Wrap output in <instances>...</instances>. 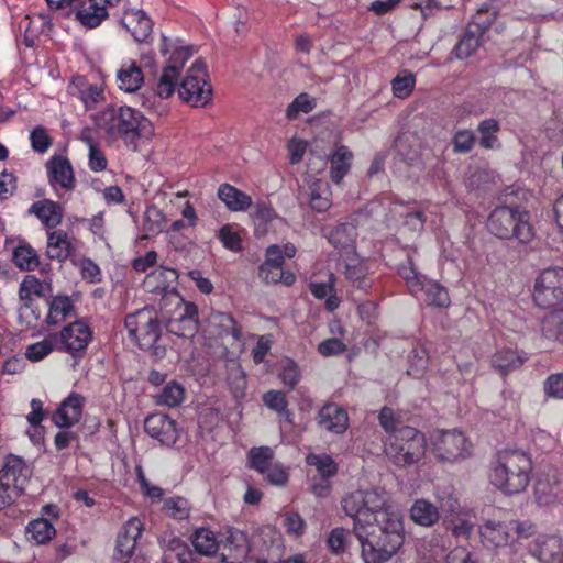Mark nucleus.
Returning <instances> with one entry per match:
<instances>
[{"mask_svg":"<svg viewBox=\"0 0 563 563\" xmlns=\"http://www.w3.org/2000/svg\"><path fill=\"white\" fill-rule=\"evenodd\" d=\"M341 506L346 516L371 520L373 537L389 562L405 542L402 516L390 505L388 494L379 488L354 490L346 494Z\"/></svg>","mask_w":563,"mask_h":563,"instance_id":"nucleus-1","label":"nucleus"},{"mask_svg":"<svg viewBox=\"0 0 563 563\" xmlns=\"http://www.w3.org/2000/svg\"><path fill=\"white\" fill-rule=\"evenodd\" d=\"M97 128L111 139H121L128 147L137 150L136 141L153 133L151 121L129 106H108L93 117Z\"/></svg>","mask_w":563,"mask_h":563,"instance_id":"nucleus-2","label":"nucleus"},{"mask_svg":"<svg viewBox=\"0 0 563 563\" xmlns=\"http://www.w3.org/2000/svg\"><path fill=\"white\" fill-rule=\"evenodd\" d=\"M533 464L530 455L521 450L498 452L490 472V483L505 495L525 492L530 483Z\"/></svg>","mask_w":563,"mask_h":563,"instance_id":"nucleus-3","label":"nucleus"},{"mask_svg":"<svg viewBox=\"0 0 563 563\" xmlns=\"http://www.w3.org/2000/svg\"><path fill=\"white\" fill-rule=\"evenodd\" d=\"M487 229L496 238L518 244H528L536 235L528 212L510 206L496 207L488 216Z\"/></svg>","mask_w":563,"mask_h":563,"instance_id":"nucleus-4","label":"nucleus"},{"mask_svg":"<svg viewBox=\"0 0 563 563\" xmlns=\"http://www.w3.org/2000/svg\"><path fill=\"white\" fill-rule=\"evenodd\" d=\"M386 454L400 467L410 466L419 462L426 452V437L416 428L400 426L389 434L386 443Z\"/></svg>","mask_w":563,"mask_h":563,"instance_id":"nucleus-5","label":"nucleus"},{"mask_svg":"<svg viewBox=\"0 0 563 563\" xmlns=\"http://www.w3.org/2000/svg\"><path fill=\"white\" fill-rule=\"evenodd\" d=\"M124 324L130 339L142 350H150L161 338V322L153 308L146 307L128 314Z\"/></svg>","mask_w":563,"mask_h":563,"instance_id":"nucleus-6","label":"nucleus"},{"mask_svg":"<svg viewBox=\"0 0 563 563\" xmlns=\"http://www.w3.org/2000/svg\"><path fill=\"white\" fill-rule=\"evenodd\" d=\"M207 77L205 62L197 59L179 85V97L192 107H205L208 104L211 100L212 88Z\"/></svg>","mask_w":563,"mask_h":563,"instance_id":"nucleus-7","label":"nucleus"},{"mask_svg":"<svg viewBox=\"0 0 563 563\" xmlns=\"http://www.w3.org/2000/svg\"><path fill=\"white\" fill-rule=\"evenodd\" d=\"M532 298L543 309H551L563 302V268L543 269L534 279Z\"/></svg>","mask_w":563,"mask_h":563,"instance_id":"nucleus-8","label":"nucleus"},{"mask_svg":"<svg viewBox=\"0 0 563 563\" xmlns=\"http://www.w3.org/2000/svg\"><path fill=\"white\" fill-rule=\"evenodd\" d=\"M178 273L174 268L161 266L150 275L145 280V286L152 294L159 295V308L165 313H169L168 303H181V296L177 291Z\"/></svg>","mask_w":563,"mask_h":563,"instance_id":"nucleus-9","label":"nucleus"},{"mask_svg":"<svg viewBox=\"0 0 563 563\" xmlns=\"http://www.w3.org/2000/svg\"><path fill=\"white\" fill-rule=\"evenodd\" d=\"M432 446L439 461L454 463L470 455L472 444L462 432L446 430L438 431L433 435Z\"/></svg>","mask_w":563,"mask_h":563,"instance_id":"nucleus-10","label":"nucleus"},{"mask_svg":"<svg viewBox=\"0 0 563 563\" xmlns=\"http://www.w3.org/2000/svg\"><path fill=\"white\" fill-rule=\"evenodd\" d=\"M349 517L353 520L352 532L360 543L363 563H387L379 541L373 537L371 520L357 516Z\"/></svg>","mask_w":563,"mask_h":563,"instance_id":"nucleus-11","label":"nucleus"},{"mask_svg":"<svg viewBox=\"0 0 563 563\" xmlns=\"http://www.w3.org/2000/svg\"><path fill=\"white\" fill-rule=\"evenodd\" d=\"M175 309L166 321V329L169 333L180 338H192L198 330V311L194 303H168Z\"/></svg>","mask_w":563,"mask_h":563,"instance_id":"nucleus-12","label":"nucleus"},{"mask_svg":"<svg viewBox=\"0 0 563 563\" xmlns=\"http://www.w3.org/2000/svg\"><path fill=\"white\" fill-rule=\"evenodd\" d=\"M54 335L57 350L65 351L73 356L81 355L92 340L91 329L82 321H74Z\"/></svg>","mask_w":563,"mask_h":563,"instance_id":"nucleus-13","label":"nucleus"},{"mask_svg":"<svg viewBox=\"0 0 563 563\" xmlns=\"http://www.w3.org/2000/svg\"><path fill=\"white\" fill-rule=\"evenodd\" d=\"M492 24V19L487 11L479 10L473 21L468 23L465 33L454 47L457 58L463 59L470 57L481 45L484 33Z\"/></svg>","mask_w":563,"mask_h":563,"instance_id":"nucleus-14","label":"nucleus"},{"mask_svg":"<svg viewBox=\"0 0 563 563\" xmlns=\"http://www.w3.org/2000/svg\"><path fill=\"white\" fill-rule=\"evenodd\" d=\"M317 427L331 434H343L350 427L346 410L335 402L323 405L316 416Z\"/></svg>","mask_w":563,"mask_h":563,"instance_id":"nucleus-15","label":"nucleus"},{"mask_svg":"<svg viewBox=\"0 0 563 563\" xmlns=\"http://www.w3.org/2000/svg\"><path fill=\"white\" fill-rule=\"evenodd\" d=\"M177 79L178 75L175 73L174 66L165 67L158 80L156 91L151 92L148 96L143 95L142 106L162 115L166 111V107L158 102V100L167 99L174 93Z\"/></svg>","mask_w":563,"mask_h":563,"instance_id":"nucleus-16","label":"nucleus"},{"mask_svg":"<svg viewBox=\"0 0 563 563\" xmlns=\"http://www.w3.org/2000/svg\"><path fill=\"white\" fill-rule=\"evenodd\" d=\"M562 492L563 482L556 470L541 473L534 484V499L540 506L553 505Z\"/></svg>","mask_w":563,"mask_h":563,"instance_id":"nucleus-17","label":"nucleus"},{"mask_svg":"<svg viewBox=\"0 0 563 563\" xmlns=\"http://www.w3.org/2000/svg\"><path fill=\"white\" fill-rule=\"evenodd\" d=\"M144 431L163 445H173L178 438L176 421L164 413H153L144 420Z\"/></svg>","mask_w":563,"mask_h":563,"instance_id":"nucleus-18","label":"nucleus"},{"mask_svg":"<svg viewBox=\"0 0 563 563\" xmlns=\"http://www.w3.org/2000/svg\"><path fill=\"white\" fill-rule=\"evenodd\" d=\"M111 7L104 0H77L73 12L82 26L95 29L108 19V8Z\"/></svg>","mask_w":563,"mask_h":563,"instance_id":"nucleus-19","label":"nucleus"},{"mask_svg":"<svg viewBox=\"0 0 563 563\" xmlns=\"http://www.w3.org/2000/svg\"><path fill=\"white\" fill-rule=\"evenodd\" d=\"M84 405V396L77 393L69 394L53 413V422L60 429H68L75 426L81 419Z\"/></svg>","mask_w":563,"mask_h":563,"instance_id":"nucleus-20","label":"nucleus"},{"mask_svg":"<svg viewBox=\"0 0 563 563\" xmlns=\"http://www.w3.org/2000/svg\"><path fill=\"white\" fill-rule=\"evenodd\" d=\"M529 553L541 563L563 560V540L558 536H539L529 544Z\"/></svg>","mask_w":563,"mask_h":563,"instance_id":"nucleus-21","label":"nucleus"},{"mask_svg":"<svg viewBox=\"0 0 563 563\" xmlns=\"http://www.w3.org/2000/svg\"><path fill=\"white\" fill-rule=\"evenodd\" d=\"M75 239L64 230H54L47 233L46 255L49 260L65 262L76 255Z\"/></svg>","mask_w":563,"mask_h":563,"instance_id":"nucleus-22","label":"nucleus"},{"mask_svg":"<svg viewBox=\"0 0 563 563\" xmlns=\"http://www.w3.org/2000/svg\"><path fill=\"white\" fill-rule=\"evenodd\" d=\"M46 168L48 181L54 188L57 186L66 190L75 188L76 179L68 158L55 155L47 162Z\"/></svg>","mask_w":563,"mask_h":563,"instance_id":"nucleus-23","label":"nucleus"},{"mask_svg":"<svg viewBox=\"0 0 563 563\" xmlns=\"http://www.w3.org/2000/svg\"><path fill=\"white\" fill-rule=\"evenodd\" d=\"M31 477V471L20 456L10 454L5 457L0 468V481L14 485L23 493L26 483Z\"/></svg>","mask_w":563,"mask_h":563,"instance_id":"nucleus-24","label":"nucleus"},{"mask_svg":"<svg viewBox=\"0 0 563 563\" xmlns=\"http://www.w3.org/2000/svg\"><path fill=\"white\" fill-rule=\"evenodd\" d=\"M208 324L211 334L221 339L230 338L231 345L241 341V328L230 313L213 311L209 316Z\"/></svg>","mask_w":563,"mask_h":563,"instance_id":"nucleus-25","label":"nucleus"},{"mask_svg":"<svg viewBox=\"0 0 563 563\" xmlns=\"http://www.w3.org/2000/svg\"><path fill=\"white\" fill-rule=\"evenodd\" d=\"M121 23L131 32L136 42H144L152 34V20L142 10L125 11Z\"/></svg>","mask_w":563,"mask_h":563,"instance_id":"nucleus-26","label":"nucleus"},{"mask_svg":"<svg viewBox=\"0 0 563 563\" xmlns=\"http://www.w3.org/2000/svg\"><path fill=\"white\" fill-rule=\"evenodd\" d=\"M528 360L527 353L512 349H503L497 351L492 357V366L501 376H507L511 372L519 369Z\"/></svg>","mask_w":563,"mask_h":563,"instance_id":"nucleus-27","label":"nucleus"},{"mask_svg":"<svg viewBox=\"0 0 563 563\" xmlns=\"http://www.w3.org/2000/svg\"><path fill=\"white\" fill-rule=\"evenodd\" d=\"M344 275L355 289L367 292L373 286V282L367 275L366 266L357 256H347Z\"/></svg>","mask_w":563,"mask_h":563,"instance_id":"nucleus-28","label":"nucleus"},{"mask_svg":"<svg viewBox=\"0 0 563 563\" xmlns=\"http://www.w3.org/2000/svg\"><path fill=\"white\" fill-rule=\"evenodd\" d=\"M29 211L35 214L49 229L59 225L64 216L62 206L49 199L34 202Z\"/></svg>","mask_w":563,"mask_h":563,"instance_id":"nucleus-29","label":"nucleus"},{"mask_svg":"<svg viewBox=\"0 0 563 563\" xmlns=\"http://www.w3.org/2000/svg\"><path fill=\"white\" fill-rule=\"evenodd\" d=\"M142 527L140 521L133 519L128 522L124 531L118 534L115 556L120 560L129 559L136 544V539L141 536Z\"/></svg>","mask_w":563,"mask_h":563,"instance_id":"nucleus-30","label":"nucleus"},{"mask_svg":"<svg viewBox=\"0 0 563 563\" xmlns=\"http://www.w3.org/2000/svg\"><path fill=\"white\" fill-rule=\"evenodd\" d=\"M218 197L229 210L234 212L245 211L252 206V198L230 184L219 186Z\"/></svg>","mask_w":563,"mask_h":563,"instance_id":"nucleus-31","label":"nucleus"},{"mask_svg":"<svg viewBox=\"0 0 563 563\" xmlns=\"http://www.w3.org/2000/svg\"><path fill=\"white\" fill-rule=\"evenodd\" d=\"M482 537L495 547L512 543L509 521L499 522L488 520L481 527Z\"/></svg>","mask_w":563,"mask_h":563,"instance_id":"nucleus-32","label":"nucleus"},{"mask_svg":"<svg viewBox=\"0 0 563 563\" xmlns=\"http://www.w3.org/2000/svg\"><path fill=\"white\" fill-rule=\"evenodd\" d=\"M12 261L15 266L23 272H33L41 265L36 250L25 241H19L13 247Z\"/></svg>","mask_w":563,"mask_h":563,"instance_id":"nucleus-33","label":"nucleus"},{"mask_svg":"<svg viewBox=\"0 0 563 563\" xmlns=\"http://www.w3.org/2000/svg\"><path fill=\"white\" fill-rule=\"evenodd\" d=\"M120 89L126 92H135L144 81L140 66L135 62L125 63L117 74Z\"/></svg>","mask_w":563,"mask_h":563,"instance_id":"nucleus-34","label":"nucleus"},{"mask_svg":"<svg viewBox=\"0 0 563 563\" xmlns=\"http://www.w3.org/2000/svg\"><path fill=\"white\" fill-rule=\"evenodd\" d=\"M352 152L344 145L338 146L330 156V177L339 184L351 168Z\"/></svg>","mask_w":563,"mask_h":563,"instance_id":"nucleus-35","label":"nucleus"},{"mask_svg":"<svg viewBox=\"0 0 563 563\" xmlns=\"http://www.w3.org/2000/svg\"><path fill=\"white\" fill-rule=\"evenodd\" d=\"M357 236V229L353 223H340L329 234V242L338 250L351 253Z\"/></svg>","mask_w":563,"mask_h":563,"instance_id":"nucleus-36","label":"nucleus"},{"mask_svg":"<svg viewBox=\"0 0 563 563\" xmlns=\"http://www.w3.org/2000/svg\"><path fill=\"white\" fill-rule=\"evenodd\" d=\"M74 302L69 296H54L49 302L46 322L49 325L58 324L63 322L66 318L70 317L74 312Z\"/></svg>","mask_w":563,"mask_h":563,"instance_id":"nucleus-37","label":"nucleus"},{"mask_svg":"<svg viewBox=\"0 0 563 563\" xmlns=\"http://www.w3.org/2000/svg\"><path fill=\"white\" fill-rule=\"evenodd\" d=\"M331 190L327 181L320 179L312 183L309 192V205L317 212H324L332 206Z\"/></svg>","mask_w":563,"mask_h":563,"instance_id":"nucleus-38","label":"nucleus"},{"mask_svg":"<svg viewBox=\"0 0 563 563\" xmlns=\"http://www.w3.org/2000/svg\"><path fill=\"white\" fill-rule=\"evenodd\" d=\"M410 516L416 523L430 527L439 520V509L430 501L419 499L412 505Z\"/></svg>","mask_w":563,"mask_h":563,"instance_id":"nucleus-39","label":"nucleus"},{"mask_svg":"<svg viewBox=\"0 0 563 563\" xmlns=\"http://www.w3.org/2000/svg\"><path fill=\"white\" fill-rule=\"evenodd\" d=\"M173 48L172 55L168 59L166 67H173L175 73L179 76V70L185 63L191 57L192 49L189 46L174 47V44L165 36H162L161 53L166 55Z\"/></svg>","mask_w":563,"mask_h":563,"instance_id":"nucleus-40","label":"nucleus"},{"mask_svg":"<svg viewBox=\"0 0 563 563\" xmlns=\"http://www.w3.org/2000/svg\"><path fill=\"white\" fill-rule=\"evenodd\" d=\"M424 292V300L429 306L446 308L450 306V296L445 287L435 282H426L418 288Z\"/></svg>","mask_w":563,"mask_h":563,"instance_id":"nucleus-41","label":"nucleus"},{"mask_svg":"<svg viewBox=\"0 0 563 563\" xmlns=\"http://www.w3.org/2000/svg\"><path fill=\"white\" fill-rule=\"evenodd\" d=\"M541 332L543 338L549 341L563 342V312L554 310L543 317Z\"/></svg>","mask_w":563,"mask_h":563,"instance_id":"nucleus-42","label":"nucleus"},{"mask_svg":"<svg viewBox=\"0 0 563 563\" xmlns=\"http://www.w3.org/2000/svg\"><path fill=\"white\" fill-rule=\"evenodd\" d=\"M435 497L439 508L443 514L457 515L461 511V504L455 489L451 486L435 488Z\"/></svg>","mask_w":563,"mask_h":563,"instance_id":"nucleus-43","label":"nucleus"},{"mask_svg":"<svg viewBox=\"0 0 563 563\" xmlns=\"http://www.w3.org/2000/svg\"><path fill=\"white\" fill-rule=\"evenodd\" d=\"M191 542L196 551L203 555H212L218 551V541L214 533L207 528H199L195 531Z\"/></svg>","mask_w":563,"mask_h":563,"instance_id":"nucleus-44","label":"nucleus"},{"mask_svg":"<svg viewBox=\"0 0 563 563\" xmlns=\"http://www.w3.org/2000/svg\"><path fill=\"white\" fill-rule=\"evenodd\" d=\"M247 459L251 468L256 470L261 474H265L273 465L274 451L269 446L252 448L249 451Z\"/></svg>","mask_w":563,"mask_h":563,"instance_id":"nucleus-45","label":"nucleus"},{"mask_svg":"<svg viewBox=\"0 0 563 563\" xmlns=\"http://www.w3.org/2000/svg\"><path fill=\"white\" fill-rule=\"evenodd\" d=\"M55 532L53 525L44 518L33 520L26 527L27 538L34 540L37 544L49 541Z\"/></svg>","mask_w":563,"mask_h":563,"instance_id":"nucleus-46","label":"nucleus"},{"mask_svg":"<svg viewBox=\"0 0 563 563\" xmlns=\"http://www.w3.org/2000/svg\"><path fill=\"white\" fill-rule=\"evenodd\" d=\"M227 380L234 395L240 397L246 388V375L238 362L231 361L227 365Z\"/></svg>","mask_w":563,"mask_h":563,"instance_id":"nucleus-47","label":"nucleus"},{"mask_svg":"<svg viewBox=\"0 0 563 563\" xmlns=\"http://www.w3.org/2000/svg\"><path fill=\"white\" fill-rule=\"evenodd\" d=\"M308 465L316 466L322 479L333 477L338 473V465L328 454H309L306 457Z\"/></svg>","mask_w":563,"mask_h":563,"instance_id":"nucleus-48","label":"nucleus"},{"mask_svg":"<svg viewBox=\"0 0 563 563\" xmlns=\"http://www.w3.org/2000/svg\"><path fill=\"white\" fill-rule=\"evenodd\" d=\"M500 125L496 119L489 118L479 122L477 131L481 135L479 145L483 148H494L498 143L496 133L499 131Z\"/></svg>","mask_w":563,"mask_h":563,"instance_id":"nucleus-49","label":"nucleus"},{"mask_svg":"<svg viewBox=\"0 0 563 563\" xmlns=\"http://www.w3.org/2000/svg\"><path fill=\"white\" fill-rule=\"evenodd\" d=\"M185 396L184 388L175 383H168L156 397V404L169 408L178 406Z\"/></svg>","mask_w":563,"mask_h":563,"instance_id":"nucleus-50","label":"nucleus"},{"mask_svg":"<svg viewBox=\"0 0 563 563\" xmlns=\"http://www.w3.org/2000/svg\"><path fill=\"white\" fill-rule=\"evenodd\" d=\"M44 291L43 283L34 275H26L19 287V298L29 306L33 297H42Z\"/></svg>","mask_w":563,"mask_h":563,"instance_id":"nucleus-51","label":"nucleus"},{"mask_svg":"<svg viewBox=\"0 0 563 563\" xmlns=\"http://www.w3.org/2000/svg\"><path fill=\"white\" fill-rule=\"evenodd\" d=\"M54 349H57L56 338L54 334H51L44 340L29 345L25 356L32 362H38L46 357Z\"/></svg>","mask_w":563,"mask_h":563,"instance_id":"nucleus-52","label":"nucleus"},{"mask_svg":"<svg viewBox=\"0 0 563 563\" xmlns=\"http://www.w3.org/2000/svg\"><path fill=\"white\" fill-rule=\"evenodd\" d=\"M165 224V216L156 206H148L144 212V231L148 234L156 235L163 231Z\"/></svg>","mask_w":563,"mask_h":563,"instance_id":"nucleus-53","label":"nucleus"},{"mask_svg":"<svg viewBox=\"0 0 563 563\" xmlns=\"http://www.w3.org/2000/svg\"><path fill=\"white\" fill-rule=\"evenodd\" d=\"M316 107V99L308 93H300L286 109V117L294 120L299 113H309Z\"/></svg>","mask_w":563,"mask_h":563,"instance_id":"nucleus-54","label":"nucleus"},{"mask_svg":"<svg viewBox=\"0 0 563 563\" xmlns=\"http://www.w3.org/2000/svg\"><path fill=\"white\" fill-rule=\"evenodd\" d=\"M164 510L169 517L183 520L189 517L190 506L184 497H172L165 500Z\"/></svg>","mask_w":563,"mask_h":563,"instance_id":"nucleus-55","label":"nucleus"},{"mask_svg":"<svg viewBox=\"0 0 563 563\" xmlns=\"http://www.w3.org/2000/svg\"><path fill=\"white\" fill-rule=\"evenodd\" d=\"M475 144V134L473 131L463 129L457 130L452 137L454 153H470Z\"/></svg>","mask_w":563,"mask_h":563,"instance_id":"nucleus-56","label":"nucleus"},{"mask_svg":"<svg viewBox=\"0 0 563 563\" xmlns=\"http://www.w3.org/2000/svg\"><path fill=\"white\" fill-rule=\"evenodd\" d=\"M353 534L352 530L341 527L334 528L328 537V545L335 554L343 553L346 549L349 538Z\"/></svg>","mask_w":563,"mask_h":563,"instance_id":"nucleus-57","label":"nucleus"},{"mask_svg":"<svg viewBox=\"0 0 563 563\" xmlns=\"http://www.w3.org/2000/svg\"><path fill=\"white\" fill-rule=\"evenodd\" d=\"M165 559L169 562L176 559L179 563H188L191 560V552L180 539H173L169 542V549L165 554Z\"/></svg>","mask_w":563,"mask_h":563,"instance_id":"nucleus-58","label":"nucleus"},{"mask_svg":"<svg viewBox=\"0 0 563 563\" xmlns=\"http://www.w3.org/2000/svg\"><path fill=\"white\" fill-rule=\"evenodd\" d=\"M547 397L563 400V373L551 374L543 383Z\"/></svg>","mask_w":563,"mask_h":563,"instance_id":"nucleus-59","label":"nucleus"},{"mask_svg":"<svg viewBox=\"0 0 563 563\" xmlns=\"http://www.w3.org/2000/svg\"><path fill=\"white\" fill-rule=\"evenodd\" d=\"M31 146L37 153H45L52 146V137L42 125L34 128L30 135Z\"/></svg>","mask_w":563,"mask_h":563,"instance_id":"nucleus-60","label":"nucleus"},{"mask_svg":"<svg viewBox=\"0 0 563 563\" xmlns=\"http://www.w3.org/2000/svg\"><path fill=\"white\" fill-rule=\"evenodd\" d=\"M263 402L268 409L277 413H282V411L288 408V400L282 390L272 389L266 391L263 395Z\"/></svg>","mask_w":563,"mask_h":563,"instance_id":"nucleus-61","label":"nucleus"},{"mask_svg":"<svg viewBox=\"0 0 563 563\" xmlns=\"http://www.w3.org/2000/svg\"><path fill=\"white\" fill-rule=\"evenodd\" d=\"M415 87V77L407 73L404 76H397L391 81L393 92L397 98H406Z\"/></svg>","mask_w":563,"mask_h":563,"instance_id":"nucleus-62","label":"nucleus"},{"mask_svg":"<svg viewBox=\"0 0 563 563\" xmlns=\"http://www.w3.org/2000/svg\"><path fill=\"white\" fill-rule=\"evenodd\" d=\"M279 378L284 385L294 389L300 379V369L298 365L292 360H286L283 364Z\"/></svg>","mask_w":563,"mask_h":563,"instance_id":"nucleus-63","label":"nucleus"},{"mask_svg":"<svg viewBox=\"0 0 563 563\" xmlns=\"http://www.w3.org/2000/svg\"><path fill=\"white\" fill-rule=\"evenodd\" d=\"M509 526H510L512 542L520 540V539H528L536 533V526L529 520H526V521L510 520Z\"/></svg>","mask_w":563,"mask_h":563,"instance_id":"nucleus-64","label":"nucleus"}]
</instances>
